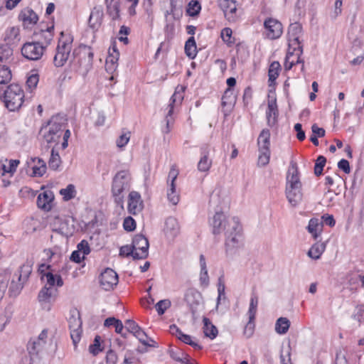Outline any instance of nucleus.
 I'll list each match as a JSON object with an SVG mask.
<instances>
[{
  "label": "nucleus",
  "mask_w": 364,
  "mask_h": 364,
  "mask_svg": "<svg viewBox=\"0 0 364 364\" xmlns=\"http://www.w3.org/2000/svg\"><path fill=\"white\" fill-rule=\"evenodd\" d=\"M232 31L230 28H224L221 31V38L223 41L228 46H232L233 44H235V39L232 36Z\"/></svg>",
  "instance_id": "8fccbe9b"
},
{
  "label": "nucleus",
  "mask_w": 364,
  "mask_h": 364,
  "mask_svg": "<svg viewBox=\"0 0 364 364\" xmlns=\"http://www.w3.org/2000/svg\"><path fill=\"white\" fill-rule=\"evenodd\" d=\"M184 87L178 86L170 99V103L168 105V112L166 114L165 121L166 123V129L164 132L168 133L171 130V125L173 124V119L171 116L173 113L174 105L176 103L181 104L183 100Z\"/></svg>",
  "instance_id": "9d476101"
},
{
  "label": "nucleus",
  "mask_w": 364,
  "mask_h": 364,
  "mask_svg": "<svg viewBox=\"0 0 364 364\" xmlns=\"http://www.w3.org/2000/svg\"><path fill=\"white\" fill-rule=\"evenodd\" d=\"M60 193L63 196L64 200H70L74 198L76 196L75 187L73 184H69L65 188H62L60 191Z\"/></svg>",
  "instance_id": "a18cd8bd"
},
{
  "label": "nucleus",
  "mask_w": 364,
  "mask_h": 364,
  "mask_svg": "<svg viewBox=\"0 0 364 364\" xmlns=\"http://www.w3.org/2000/svg\"><path fill=\"white\" fill-rule=\"evenodd\" d=\"M117 355L114 351L109 350L107 351L106 355V363L107 364H117Z\"/></svg>",
  "instance_id": "338daca9"
},
{
  "label": "nucleus",
  "mask_w": 364,
  "mask_h": 364,
  "mask_svg": "<svg viewBox=\"0 0 364 364\" xmlns=\"http://www.w3.org/2000/svg\"><path fill=\"white\" fill-rule=\"evenodd\" d=\"M25 282H26L18 281V282H16L13 279L11 281V285H10V287H9L10 292L14 296L18 295L21 292V289H23V284H24Z\"/></svg>",
  "instance_id": "4d7b16f0"
},
{
  "label": "nucleus",
  "mask_w": 364,
  "mask_h": 364,
  "mask_svg": "<svg viewBox=\"0 0 364 364\" xmlns=\"http://www.w3.org/2000/svg\"><path fill=\"white\" fill-rule=\"evenodd\" d=\"M13 58V49L11 46L2 44L0 45V62L9 63Z\"/></svg>",
  "instance_id": "58836bf2"
},
{
  "label": "nucleus",
  "mask_w": 364,
  "mask_h": 364,
  "mask_svg": "<svg viewBox=\"0 0 364 364\" xmlns=\"http://www.w3.org/2000/svg\"><path fill=\"white\" fill-rule=\"evenodd\" d=\"M45 344L43 341L36 340V338L29 341L27 349L31 355H37L43 348Z\"/></svg>",
  "instance_id": "c03bdc74"
},
{
  "label": "nucleus",
  "mask_w": 364,
  "mask_h": 364,
  "mask_svg": "<svg viewBox=\"0 0 364 364\" xmlns=\"http://www.w3.org/2000/svg\"><path fill=\"white\" fill-rule=\"evenodd\" d=\"M38 75L33 74L28 77L26 85L30 89L35 88L38 85Z\"/></svg>",
  "instance_id": "774afa93"
},
{
  "label": "nucleus",
  "mask_w": 364,
  "mask_h": 364,
  "mask_svg": "<svg viewBox=\"0 0 364 364\" xmlns=\"http://www.w3.org/2000/svg\"><path fill=\"white\" fill-rule=\"evenodd\" d=\"M130 180L131 176L128 171H119L114 176L111 191L117 204L122 205L123 203L122 193L129 188Z\"/></svg>",
  "instance_id": "39448f33"
},
{
  "label": "nucleus",
  "mask_w": 364,
  "mask_h": 364,
  "mask_svg": "<svg viewBox=\"0 0 364 364\" xmlns=\"http://www.w3.org/2000/svg\"><path fill=\"white\" fill-rule=\"evenodd\" d=\"M210 148L208 145H203L200 148V158L198 163V170L200 172H208L212 166V159L210 158Z\"/></svg>",
  "instance_id": "aec40b11"
},
{
  "label": "nucleus",
  "mask_w": 364,
  "mask_h": 364,
  "mask_svg": "<svg viewBox=\"0 0 364 364\" xmlns=\"http://www.w3.org/2000/svg\"><path fill=\"white\" fill-rule=\"evenodd\" d=\"M61 164V159L58 152L54 149L51 151V156L48 161V166L52 170H58Z\"/></svg>",
  "instance_id": "49530a36"
},
{
  "label": "nucleus",
  "mask_w": 364,
  "mask_h": 364,
  "mask_svg": "<svg viewBox=\"0 0 364 364\" xmlns=\"http://www.w3.org/2000/svg\"><path fill=\"white\" fill-rule=\"evenodd\" d=\"M133 248L135 250L134 259H146L149 255L148 239L141 234L136 235L132 240Z\"/></svg>",
  "instance_id": "f8f14e48"
},
{
  "label": "nucleus",
  "mask_w": 364,
  "mask_h": 364,
  "mask_svg": "<svg viewBox=\"0 0 364 364\" xmlns=\"http://www.w3.org/2000/svg\"><path fill=\"white\" fill-rule=\"evenodd\" d=\"M280 70L281 65L278 61H274L270 64L268 71L269 82H270V85H272L278 77Z\"/></svg>",
  "instance_id": "a19ab883"
},
{
  "label": "nucleus",
  "mask_w": 364,
  "mask_h": 364,
  "mask_svg": "<svg viewBox=\"0 0 364 364\" xmlns=\"http://www.w3.org/2000/svg\"><path fill=\"white\" fill-rule=\"evenodd\" d=\"M264 27L266 37L271 40L279 38L283 33L282 24L273 18H267L264 22Z\"/></svg>",
  "instance_id": "2eb2a0df"
},
{
  "label": "nucleus",
  "mask_w": 364,
  "mask_h": 364,
  "mask_svg": "<svg viewBox=\"0 0 364 364\" xmlns=\"http://www.w3.org/2000/svg\"><path fill=\"white\" fill-rule=\"evenodd\" d=\"M259 155L258 158V164L261 166H265L269 162L270 150H259Z\"/></svg>",
  "instance_id": "bf43d9fd"
},
{
  "label": "nucleus",
  "mask_w": 364,
  "mask_h": 364,
  "mask_svg": "<svg viewBox=\"0 0 364 364\" xmlns=\"http://www.w3.org/2000/svg\"><path fill=\"white\" fill-rule=\"evenodd\" d=\"M93 56L91 47L80 46L73 51V59L70 61L71 70L85 77L92 68Z\"/></svg>",
  "instance_id": "f03ea898"
},
{
  "label": "nucleus",
  "mask_w": 364,
  "mask_h": 364,
  "mask_svg": "<svg viewBox=\"0 0 364 364\" xmlns=\"http://www.w3.org/2000/svg\"><path fill=\"white\" fill-rule=\"evenodd\" d=\"M302 36V26L298 22L291 23L288 28L289 46H302L300 38Z\"/></svg>",
  "instance_id": "a211bd4d"
},
{
  "label": "nucleus",
  "mask_w": 364,
  "mask_h": 364,
  "mask_svg": "<svg viewBox=\"0 0 364 364\" xmlns=\"http://www.w3.org/2000/svg\"><path fill=\"white\" fill-rule=\"evenodd\" d=\"M126 330L134 335L141 328V327L134 321L128 319L125 321Z\"/></svg>",
  "instance_id": "052dcab7"
},
{
  "label": "nucleus",
  "mask_w": 364,
  "mask_h": 364,
  "mask_svg": "<svg viewBox=\"0 0 364 364\" xmlns=\"http://www.w3.org/2000/svg\"><path fill=\"white\" fill-rule=\"evenodd\" d=\"M123 227L127 231H132L136 228V222L132 217H127L124 220Z\"/></svg>",
  "instance_id": "e2e57ef3"
},
{
  "label": "nucleus",
  "mask_w": 364,
  "mask_h": 364,
  "mask_svg": "<svg viewBox=\"0 0 364 364\" xmlns=\"http://www.w3.org/2000/svg\"><path fill=\"white\" fill-rule=\"evenodd\" d=\"M108 53L109 55L106 58V65L109 69H115L119 58V52L115 44H113L112 46L109 48Z\"/></svg>",
  "instance_id": "c756f323"
},
{
  "label": "nucleus",
  "mask_w": 364,
  "mask_h": 364,
  "mask_svg": "<svg viewBox=\"0 0 364 364\" xmlns=\"http://www.w3.org/2000/svg\"><path fill=\"white\" fill-rule=\"evenodd\" d=\"M203 321L204 324L203 332L205 336L209 337L211 339L215 338L218 334L216 327L213 325L210 319L206 317L203 318Z\"/></svg>",
  "instance_id": "4c0bfd02"
},
{
  "label": "nucleus",
  "mask_w": 364,
  "mask_h": 364,
  "mask_svg": "<svg viewBox=\"0 0 364 364\" xmlns=\"http://www.w3.org/2000/svg\"><path fill=\"white\" fill-rule=\"evenodd\" d=\"M169 331L184 343L190 345L196 350L201 349V346L198 342L194 341L191 336L183 333L175 324L170 326Z\"/></svg>",
  "instance_id": "412c9836"
},
{
  "label": "nucleus",
  "mask_w": 364,
  "mask_h": 364,
  "mask_svg": "<svg viewBox=\"0 0 364 364\" xmlns=\"http://www.w3.org/2000/svg\"><path fill=\"white\" fill-rule=\"evenodd\" d=\"M301 186L297 164L291 162L287 176L286 196L292 206L297 205L302 200Z\"/></svg>",
  "instance_id": "f257e3e1"
},
{
  "label": "nucleus",
  "mask_w": 364,
  "mask_h": 364,
  "mask_svg": "<svg viewBox=\"0 0 364 364\" xmlns=\"http://www.w3.org/2000/svg\"><path fill=\"white\" fill-rule=\"evenodd\" d=\"M12 74L10 68L6 65H0V86L10 82Z\"/></svg>",
  "instance_id": "37998d69"
},
{
  "label": "nucleus",
  "mask_w": 364,
  "mask_h": 364,
  "mask_svg": "<svg viewBox=\"0 0 364 364\" xmlns=\"http://www.w3.org/2000/svg\"><path fill=\"white\" fill-rule=\"evenodd\" d=\"M176 165L171 166L167 178V198L170 203L176 205L179 202V194L176 189L175 181L178 176Z\"/></svg>",
  "instance_id": "1a4fd4ad"
},
{
  "label": "nucleus",
  "mask_w": 364,
  "mask_h": 364,
  "mask_svg": "<svg viewBox=\"0 0 364 364\" xmlns=\"http://www.w3.org/2000/svg\"><path fill=\"white\" fill-rule=\"evenodd\" d=\"M303 53L302 46H293L289 47L287 53L285 61H284V69L289 70L291 68L298 63H301V71L304 70V60H301V55Z\"/></svg>",
  "instance_id": "9b49d317"
},
{
  "label": "nucleus",
  "mask_w": 364,
  "mask_h": 364,
  "mask_svg": "<svg viewBox=\"0 0 364 364\" xmlns=\"http://www.w3.org/2000/svg\"><path fill=\"white\" fill-rule=\"evenodd\" d=\"M23 90L18 84H11L6 90L0 87V99L4 101L6 107L10 111L18 110L23 102Z\"/></svg>",
  "instance_id": "7ed1b4c3"
},
{
  "label": "nucleus",
  "mask_w": 364,
  "mask_h": 364,
  "mask_svg": "<svg viewBox=\"0 0 364 364\" xmlns=\"http://www.w3.org/2000/svg\"><path fill=\"white\" fill-rule=\"evenodd\" d=\"M68 325L70 337L73 341L74 348L76 349L77 345L81 339L82 333V321L79 312L76 311H71L70 316L68 318Z\"/></svg>",
  "instance_id": "0eeeda50"
},
{
  "label": "nucleus",
  "mask_w": 364,
  "mask_h": 364,
  "mask_svg": "<svg viewBox=\"0 0 364 364\" xmlns=\"http://www.w3.org/2000/svg\"><path fill=\"white\" fill-rule=\"evenodd\" d=\"M201 10V5L199 1L192 0L191 1L187 7V13L191 16H196L199 14Z\"/></svg>",
  "instance_id": "de8ad7c7"
},
{
  "label": "nucleus",
  "mask_w": 364,
  "mask_h": 364,
  "mask_svg": "<svg viewBox=\"0 0 364 364\" xmlns=\"http://www.w3.org/2000/svg\"><path fill=\"white\" fill-rule=\"evenodd\" d=\"M290 326V321L285 317L279 318L275 323V331L279 334L286 333Z\"/></svg>",
  "instance_id": "ea45409f"
},
{
  "label": "nucleus",
  "mask_w": 364,
  "mask_h": 364,
  "mask_svg": "<svg viewBox=\"0 0 364 364\" xmlns=\"http://www.w3.org/2000/svg\"><path fill=\"white\" fill-rule=\"evenodd\" d=\"M235 101L236 98L234 95V90L232 88H227L222 97L223 107H225L227 105L232 107L235 103Z\"/></svg>",
  "instance_id": "79ce46f5"
},
{
  "label": "nucleus",
  "mask_w": 364,
  "mask_h": 364,
  "mask_svg": "<svg viewBox=\"0 0 364 364\" xmlns=\"http://www.w3.org/2000/svg\"><path fill=\"white\" fill-rule=\"evenodd\" d=\"M258 303V296L255 293H252L251 295L250 306L247 312L249 316V321L245 328V333L248 334L249 336H250L252 334L254 330V321L257 310Z\"/></svg>",
  "instance_id": "dca6fc26"
},
{
  "label": "nucleus",
  "mask_w": 364,
  "mask_h": 364,
  "mask_svg": "<svg viewBox=\"0 0 364 364\" xmlns=\"http://www.w3.org/2000/svg\"><path fill=\"white\" fill-rule=\"evenodd\" d=\"M229 226L225 235L226 251L239 247L242 240V227L238 218L232 217L230 219Z\"/></svg>",
  "instance_id": "423d86ee"
},
{
  "label": "nucleus",
  "mask_w": 364,
  "mask_h": 364,
  "mask_svg": "<svg viewBox=\"0 0 364 364\" xmlns=\"http://www.w3.org/2000/svg\"><path fill=\"white\" fill-rule=\"evenodd\" d=\"M58 296V289L51 287L44 286L40 291L38 298L39 302L41 304H50L54 302Z\"/></svg>",
  "instance_id": "5701e85b"
},
{
  "label": "nucleus",
  "mask_w": 364,
  "mask_h": 364,
  "mask_svg": "<svg viewBox=\"0 0 364 364\" xmlns=\"http://www.w3.org/2000/svg\"><path fill=\"white\" fill-rule=\"evenodd\" d=\"M45 49L46 46L41 44L40 42H29L23 46L21 53L28 60H37L42 57Z\"/></svg>",
  "instance_id": "ddd939ff"
},
{
  "label": "nucleus",
  "mask_w": 364,
  "mask_h": 364,
  "mask_svg": "<svg viewBox=\"0 0 364 364\" xmlns=\"http://www.w3.org/2000/svg\"><path fill=\"white\" fill-rule=\"evenodd\" d=\"M28 164L33 170V176L41 177L46 173L47 169L46 164L41 159L31 158V161L28 162Z\"/></svg>",
  "instance_id": "bb28decb"
},
{
  "label": "nucleus",
  "mask_w": 364,
  "mask_h": 364,
  "mask_svg": "<svg viewBox=\"0 0 364 364\" xmlns=\"http://www.w3.org/2000/svg\"><path fill=\"white\" fill-rule=\"evenodd\" d=\"M135 252H135L134 249L133 248V245H132L131 246H129V245L122 246V247H121V248L119 250V255L121 256H125V257L132 256V257L134 258Z\"/></svg>",
  "instance_id": "680f3d73"
},
{
  "label": "nucleus",
  "mask_w": 364,
  "mask_h": 364,
  "mask_svg": "<svg viewBox=\"0 0 364 364\" xmlns=\"http://www.w3.org/2000/svg\"><path fill=\"white\" fill-rule=\"evenodd\" d=\"M77 250L82 253V255L85 257V255H88L90 252V249L89 244L85 240H82L77 246Z\"/></svg>",
  "instance_id": "0e129e2a"
},
{
  "label": "nucleus",
  "mask_w": 364,
  "mask_h": 364,
  "mask_svg": "<svg viewBox=\"0 0 364 364\" xmlns=\"http://www.w3.org/2000/svg\"><path fill=\"white\" fill-rule=\"evenodd\" d=\"M326 249L324 243L316 242L308 251V256L313 259H318Z\"/></svg>",
  "instance_id": "c9c22d12"
},
{
  "label": "nucleus",
  "mask_w": 364,
  "mask_h": 364,
  "mask_svg": "<svg viewBox=\"0 0 364 364\" xmlns=\"http://www.w3.org/2000/svg\"><path fill=\"white\" fill-rule=\"evenodd\" d=\"M278 109L276 99L269 100L268 108L266 113L267 124L269 126H273L277 122Z\"/></svg>",
  "instance_id": "c85d7f7f"
},
{
  "label": "nucleus",
  "mask_w": 364,
  "mask_h": 364,
  "mask_svg": "<svg viewBox=\"0 0 364 364\" xmlns=\"http://www.w3.org/2000/svg\"><path fill=\"white\" fill-rule=\"evenodd\" d=\"M259 150H270V132L267 129H264L260 132L257 139Z\"/></svg>",
  "instance_id": "72a5a7b5"
},
{
  "label": "nucleus",
  "mask_w": 364,
  "mask_h": 364,
  "mask_svg": "<svg viewBox=\"0 0 364 364\" xmlns=\"http://www.w3.org/2000/svg\"><path fill=\"white\" fill-rule=\"evenodd\" d=\"M103 16V10L101 6L94 7L88 20L89 26L94 31L98 30L102 24Z\"/></svg>",
  "instance_id": "b1692460"
},
{
  "label": "nucleus",
  "mask_w": 364,
  "mask_h": 364,
  "mask_svg": "<svg viewBox=\"0 0 364 364\" xmlns=\"http://www.w3.org/2000/svg\"><path fill=\"white\" fill-rule=\"evenodd\" d=\"M63 122V118L58 115L51 117L48 122V131L44 134V138L48 143L56 141L60 137Z\"/></svg>",
  "instance_id": "6e6552de"
},
{
  "label": "nucleus",
  "mask_w": 364,
  "mask_h": 364,
  "mask_svg": "<svg viewBox=\"0 0 364 364\" xmlns=\"http://www.w3.org/2000/svg\"><path fill=\"white\" fill-rule=\"evenodd\" d=\"M130 133L122 134L117 140V146L119 148L124 147L129 141Z\"/></svg>",
  "instance_id": "69168bd1"
},
{
  "label": "nucleus",
  "mask_w": 364,
  "mask_h": 364,
  "mask_svg": "<svg viewBox=\"0 0 364 364\" xmlns=\"http://www.w3.org/2000/svg\"><path fill=\"white\" fill-rule=\"evenodd\" d=\"M185 53L190 59H194L197 54V47L193 36L190 37L185 43Z\"/></svg>",
  "instance_id": "e433bc0d"
},
{
  "label": "nucleus",
  "mask_w": 364,
  "mask_h": 364,
  "mask_svg": "<svg viewBox=\"0 0 364 364\" xmlns=\"http://www.w3.org/2000/svg\"><path fill=\"white\" fill-rule=\"evenodd\" d=\"M18 19L22 21L25 28H31L36 24L38 17L31 9L25 8L19 14Z\"/></svg>",
  "instance_id": "4be33fe9"
},
{
  "label": "nucleus",
  "mask_w": 364,
  "mask_h": 364,
  "mask_svg": "<svg viewBox=\"0 0 364 364\" xmlns=\"http://www.w3.org/2000/svg\"><path fill=\"white\" fill-rule=\"evenodd\" d=\"M4 41L9 46L17 45L21 41L20 29L18 27L8 28L4 34Z\"/></svg>",
  "instance_id": "393cba45"
},
{
  "label": "nucleus",
  "mask_w": 364,
  "mask_h": 364,
  "mask_svg": "<svg viewBox=\"0 0 364 364\" xmlns=\"http://www.w3.org/2000/svg\"><path fill=\"white\" fill-rule=\"evenodd\" d=\"M180 231V227L177 220L175 218H168L165 222L164 232L167 237L174 238Z\"/></svg>",
  "instance_id": "cd10ccee"
},
{
  "label": "nucleus",
  "mask_w": 364,
  "mask_h": 364,
  "mask_svg": "<svg viewBox=\"0 0 364 364\" xmlns=\"http://www.w3.org/2000/svg\"><path fill=\"white\" fill-rule=\"evenodd\" d=\"M171 357L173 360H175L176 361H179L182 363L191 364L190 357L187 354L184 353L183 352L181 351V350L171 351Z\"/></svg>",
  "instance_id": "09e8293b"
},
{
  "label": "nucleus",
  "mask_w": 364,
  "mask_h": 364,
  "mask_svg": "<svg viewBox=\"0 0 364 364\" xmlns=\"http://www.w3.org/2000/svg\"><path fill=\"white\" fill-rule=\"evenodd\" d=\"M144 208L143 201L140 194L136 191H132L128 197V211L132 215L140 213Z\"/></svg>",
  "instance_id": "6ab92c4d"
},
{
  "label": "nucleus",
  "mask_w": 364,
  "mask_h": 364,
  "mask_svg": "<svg viewBox=\"0 0 364 364\" xmlns=\"http://www.w3.org/2000/svg\"><path fill=\"white\" fill-rule=\"evenodd\" d=\"M53 199L54 195L51 191H44L38 195L37 198V205L39 208L48 211L52 208Z\"/></svg>",
  "instance_id": "a878e982"
},
{
  "label": "nucleus",
  "mask_w": 364,
  "mask_h": 364,
  "mask_svg": "<svg viewBox=\"0 0 364 364\" xmlns=\"http://www.w3.org/2000/svg\"><path fill=\"white\" fill-rule=\"evenodd\" d=\"M230 6V9L227 11L224 15L227 20L230 22H235L237 19V4H232Z\"/></svg>",
  "instance_id": "6e6d98bb"
},
{
  "label": "nucleus",
  "mask_w": 364,
  "mask_h": 364,
  "mask_svg": "<svg viewBox=\"0 0 364 364\" xmlns=\"http://www.w3.org/2000/svg\"><path fill=\"white\" fill-rule=\"evenodd\" d=\"M323 229V224L317 218H311L307 226L308 232L311 234L314 239L316 240L321 235Z\"/></svg>",
  "instance_id": "7c9ffc66"
},
{
  "label": "nucleus",
  "mask_w": 364,
  "mask_h": 364,
  "mask_svg": "<svg viewBox=\"0 0 364 364\" xmlns=\"http://www.w3.org/2000/svg\"><path fill=\"white\" fill-rule=\"evenodd\" d=\"M171 301L168 299H163L157 302L155 307L159 315H163L166 310L171 306Z\"/></svg>",
  "instance_id": "5fc2aeb1"
},
{
  "label": "nucleus",
  "mask_w": 364,
  "mask_h": 364,
  "mask_svg": "<svg viewBox=\"0 0 364 364\" xmlns=\"http://www.w3.org/2000/svg\"><path fill=\"white\" fill-rule=\"evenodd\" d=\"M100 282L105 291L112 290L118 284V275L113 269L107 268L101 274Z\"/></svg>",
  "instance_id": "f3484780"
},
{
  "label": "nucleus",
  "mask_w": 364,
  "mask_h": 364,
  "mask_svg": "<svg viewBox=\"0 0 364 364\" xmlns=\"http://www.w3.org/2000/svg\"><path fill=\"white\" fill-rule=\"evenodd\" d=\"M326 159L323 156H319L315 164L314 173L316 176H320L322 174L323 168L326 164Z\"/></svg>",
  "instance_id": "864d4df0"
},
{
  "label": "nucleus",
  "mask_w": 364,
  "mask_h": 364,
  "mask_svg": "<svg viewBox=\"0 0 364 364\" xmlns=\"http://www.w3.org/2000/svg\"><path fill=\"white\" fill-rule=\"evenodd\" d=\"M42 279H46V284L45 286L53 287L56 285L58 287H60L63 285V281L62 277L59 274H53L51 272L45 273L42 277Z\"/></svg>",
  "instance_id": "2f4dec72"
},
{
  "label": "nucleus",
  "mask_w": 364,
  "mask_h": 364,
  "mask_svg": "<svg viewBox=\"0 0 364 364\" xmlns=\"http://www.w3.org/2000/svg\"><path fill=\"white\" fill-rule=\"evenodd\" d=\"M107 12L111 18L114 21L119 18V3L114 5L107 6Z\"/></svg>",
  "instance_id": "603ef678"
},
{
  "label": "nucleus",
  "mask_w": 364,
  "mask_h": 364,
  "mask_svg": "<svg viewBox=\"0 0 364 364\" xmlns=\"http://www.w3.org/2000/svg\"><path fill=\"white\" fill-rule=\"evenodd\" d=\"M144 346H153V344H151L149 341L154 343V341L149 338L146 333L142 330L141 328L137 333L134 335Z\"/></svg>",
  "instance_id": "3c124183"
},
{
  "label": "nucleus",
  "mask_w": 364,
  "mask_h": 364,
  "mask_svg": "<svg viewBox=\"0 0 364 364\" xmlns=\"http://www.w3.org/2000/svg\"><path fill=\"white\" fill-rule=\"evenodd\" d=\"M100 336H96L94 339V343L89 346V351L93 355H97L102 351V348H100Z\"/></svg>",
  "instance_id": "13d9d810"
},
{
  "label": "nucleus",
  "mask_w": 364,
  "mask_h": 364,
  "mask_svg": "<svg viewBox=\"0 0 364 364\" xmlns=\"http://www.w3.org/2000/svg\"><path fill=\"white\" fill-rule=\"evenodd\" d=\"M32 266L33 262L31 261H26L20 267L18 273L15 274L17 279L18 281L26 282L32 272Z\"/></svg>",
  "instance_id": "473e14b6"
},
{
  "label": "nucleus",
  "mask_w": 364,
  "mask_h": 364,
  "mask_svg": "<svg viewBox=\"0 0 364 364\" xmlns=\"http://www.w3.org/2000/svg\"><path fill=\"white\" fill-rule=\"evenodd\" d=\"M53 26H51L46 27V29H41L39 33H35V35L39 36V39L42 40V42L40 43L41 44H45L44 46L46 47L48 44L50 43L53 37Z\"/></svg>",
  "instance_id": "f704fd0d"
},
{
  "label": "nucleus",
  "mask_w": 364,
  "mask_h": 364,
  "mask_svg": "<svg viewBox=\"0 0 364 364\" xmlns=\"http://www.w3.org/2000/svg\"><path fill=\"white\" fill-rule=\"evenodd\" d=\"M223 212H217L210 221L212 228V232L216 235L220 233L226 234L229 226L230 219Z\"/></svg>",
  "instance_id": "4468645a"
},
{
  "label": "nucleus",
  "mask_w": 364,
  "mask_h": 364,
  "mask_svg": "<svg viewBox=\"0 0 364 364\" xmlns=\"http://www.w3.org/2000/svg\"><path fill=\"white\" fill-rule=\"evenodd\" d=\"M73 38L70 35L60 33V38L53 58V64L56 68H61L68 61L72 50Z\"/></svg>",
  "instance_id": "20e7f679"
}]
</instances>
